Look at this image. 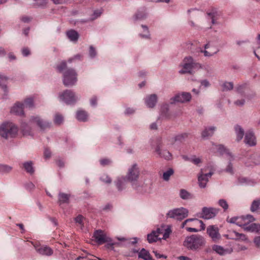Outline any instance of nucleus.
Masks as SVG:
<instances>
[{
	"instance_id": "1",
	"label": "nucleus",
	"mask_w": 260,
	"mask_h": 260,
	"mask_svg": "<svg viewBox=\"0 0 260 260\" xmlns=\"http://www.w3.org/2000/svg\"><path fill=\"white\" fill-rule=\"evenodd\" d=\"M36 124L41 130H45L51 127V123L42 119L39 116H31L28 123L22 122L21 129L24 135H30L31 133V125Z\"/></svg>"
},
{
	"instance_id": "2",
	"label": "nucleus",
	"mask_w": 260,
	"mask_h": 260,
	"mask_svg": "<svg viewBox=\"0 0 260 260\" xmlns=\"http://www.w3.org/2000/svg\"><path fill=\"white\" fill-rule=\"evenodd\" d=\"M205 244L206 241L203 236L194 234L186 237L183 245L188 250L196 251L201 249Z\"/></svg>"
},
{
	"instance_id": "3",
	"label": "nucleus",
	"mask_w": 260,
	"mask_h": 260,
	"mask_svg": "<svg viewBox=\"0 0 260 260\" xmlns=\"http://www.w3.org/2000/svg\"><path fill=\"white\" fill-rule=\"evenodd\" d=\"M18 131V127L12 122H5L0 125V136L6 139L15 137Z\"/></svg>"
},
{
	"instance_id": "4",
	"label": "nucleus",
	"mask_w": 260,
	"mask_h": 260,
	"mask_svg": "<svg viewBox=\"0 0 260 260\" xmlns=\"http://www.w3.org/2000/svg\"><path fill=\"white\" fill-rule=\"evenodd\" d=\"M140 176V170L136 164H133L128 169L125 176L127 181L131 182L133 187L137 189L139 187L138 182Z\"/></svg>"
},
{
	"instance_id": "5",
	"label": "nucleus",
	"mask_w": 260,
	"mask_h": 260,
	"mask_svg": "<svg viewBox=\"0 0 260 260\" xmlns=\"http://www.w3.org/2000/svg\"><path fill=\"white\" fill-rule=\"evenodd\" d=\"M77 81V73L73 69H68L63 73V83L66 86H72Z\"/></svg>"
},
{
	"instance_id": "6",
	"label": "nucleus",
	"mask_w": 260,
	"mask_h": 260,
	"mask_svg": "<svg viewBox=\"0 0 260 260\" xmlns=\"http://www.w3.org/2000/svg\"><path fill=\"white\" fill-rule=\"evenodd\" d=\"M199 67H200V64L196 62L192 57H186L183 60L182 69L179 71V73L180 74H191L192 70Z\"/></svg>"
},
{
	"instance_id": "7",
	"label": "nucleus",
	"mask_w": 260,
	"mask_h": 260,
	"mask_svg": "<svg viewBox=\"0 0 260 260\" xmlns=\"http://www.w3.org/2000/svg\"><path fill=\"white\" fill-rule=\"evenodd\" d=\"M188 215V210L181 207L170 210L167 214L168 218H174L178 220H182Z\"/></svg>"
},
{
	"instance_id": "8",
	"label": "nucleus",
	"mask_w": 260,
	"mask_h": 260,
	"mask_svg": "<svg viewBox=\"0 0 260 260\" xmlns=\"http://www.w3.org/2000/svg\"><path fill=\"white\" fill-rule=\"evenodd\" d=\"M219 211V209L217 208L204 207L201 212L198 214V216L205 219H210L215 217Z\"/></svg>"
},
{
	"instance_id": "9",
	"label": "nucleus",
	"mask_w": 260,
	"mask_h": 260,
	"mask_svg": "<svg viewBox=\"0 0 260 260\" xmlns=\"http://www.w3.org/2000/svg\"><path fill=\"white\" fill-rule=\"evenodd\" d=\"M60 99L68 105L75 104L78 100L75 93L71 90H66L59 94Z\"/></svg>"
},
{
	"instance_id": "10",
	"label": "nucleus",
	"mask_w": 260,
	"mask_h": 260,
	"mask_svg": "<svg viewBox=\"0 0 260 260\" xmlns=\"http://www.w3.org/2000/svg\"><path fill=\"white\" fill-rule=\"evenodd\" d=\"M93 237L94 238L95 241L99 244L112 241V239L107 236L104 231L101 230L95 231L93 233Z\"/></svg>"
},
{
	"instance_id": "11",
	"label": "nucleus",
	"mask_w": 260,
	"mask_h": 260,
	"mask_svg": "<svg viewBox=\"0 0 260 260\" xmlns=\"http://www.w3.org/2000/svg\"><path fill=\"white\" fill-rule=\"evenodd\" d=\"M207 233L212 240L216 242L221 238L218 228L215 225H209L207 229Z\"/></svg>"
},
{
	"instance_id": "12",
	"label": "nucleus",
	"mask_w": 260,
	"mask_h": 260,
	"mask_svg": "<svg viewBox=\"0 0 260 260\" xmlns=\"http://www.w3.org/2000/svg\"><path fill=\"white\" fill-rule=\"evenodd\" d=\"M191 95L189 92H183L181 93L176 94L171 100L173 101L171 103L174 102L185 103L190 101Z\"/></svg>"
},
{
	"instance_id": "13",
	"label": "nucleus",
	"mask_w": 260,
	"mask_h": 260,
	"mask_svg": "<svg viewBox=\"0 0 260 260\" xmlns=\"http://www.w3.org/2000/svg\"><path fill=\"white\" fill-rule=\"evenodd\" d=\"M154 232L157 235L158 237H159L160 235H162L163 236L161 239L164 240L167 239L169 237L170 234L172 233L171 227L169 226L166 227L164 225H161L159 228H157L156 230H154Z\"/></svg>"
},
{
	"instance_id": "14",
	"label": "nucleus",
	"mask_w": 260,
	"mask_h": 260,
	"mask_svg": "<svg viewBox=\"0 0 260 260\" xmlns=\"http://www.w3.org/2000/svg\"><path fill=\"white\" fill-rule=\"evenodd\" d=\"M34 246L36 251L41 255L51 256L53 253V250L46 245L39 246L36 244H34Z\"/></svg>"
},
{
	"instance_id": "15",
	"label": "nucleus",
	"mask_w": 260,
	"mask_h": 260,
	"mask_svg": "<svg viewBox=\"0 0 260 260\" xmlns=\"http://www.w3.org/2000/svg\"><path fill=\"white\" fill-rule=\"evenodd\" d=\"M161 148L160 144H158L155 148V151L158 156L166 160H171L172 158V154L168 150L162 149Z\"/></svg>"
},
{
	"instance_id": "16",
	"label": "nucleus",
	"mask_w": 260,
	"mask_h": 260,
	"mask_svg": "<svg viewBox=\"0 0 260 260\" xmlns=\"http://www.w3.org/2000/svg\"><path fill=\"white\" fill-rule=\"evenodd\" d=\"M241 220H240L239 222H241V225H239V226L242 227L244 231H247L246 227H248L250 225V222L254 221L255 220V218L251 215H247L246 216H242L239 217Z\"/></svg>"
},
{
	"instance_id": "17",
	"label": "nucleus",
	"mask_w": 260,
	"mask_h": 260,
	"mask_svg": "<svg viewBox=\"0 0 260 260\" xmlns=\"http://www.w3.org/2000/svg\"><path fill=\"white\" fill-rule=\"evenodd\" d=\"M244 142L250 146H254L256 144V138L252 131L246 133L244 138Z\"/></svg>"
},
{
	"instance_id": "18",
	"label": "nucleus",
	"mask_w": 260,
	"mask_h": 260,
	"mask_svg": "<svg viewBox=\"0 0 260 260\" xmlns=\"http://www.w3.org/2000/svg\"><path fill=\"white\" fill-rule=\"evenodd\" d=\"M157 101V95L155 94H151L145 99L146 105L149 108H153Z\"/></svg>"
},
{
	"instance_id": "19",
	"label": "nucleus",
	"mask_w": 260,
	"mask_h": 260,
	"mask_svg": "<svg viewBox=\"0 0 260 260\" xmlns=\"http://www.w3.org/2000/svg\"><path fill=\"white\" fill-rule=\"evenodd\" d=\"M23 105L21 103L16 104L11 109V112L18 115H24Z\"/></svg>"
},
{
	"instance_id": "20",
	"label": "nucleus",
	"mask_w": 260,
	"mask_h": 260,
	"mask_svg": "<svg viewBox=\"0 0 260 260\" xmlns=\"http://www.w3.org/2000/svg\"><path fill=\"white\" fill-rule=\"evenodd\" d=\"M138 257L139 258H142L144 260H154L152 258L149 251L146 250L145 248H142L139 252Z\"/></svg>"
},
{
	"instance_id": "21",
	"label": "nucleus",
	"mask_w": 260,
	"mask_h": 260,
	"mask_svg": "<svg viewBox=\"0 0 260 260\" xmlns=\"http://www.w3.org/2000/svg\"><path fill=\"white\" fill-rule=\"evenodd\" d=\"M66 34L70 40L72 42L77 41L79 37L78 32L74 29L68 31Z\"/></svg>"
},
{
	"instance_id": "22",
	"label": "nucleus",
	"mask_w": 260,
	"mask_h": 260,
	"mask_svg": "<svg viewBox=\"0 0 260 260\" xmlns=\"http://www.w3.org/2000/svg\"><path fill=\"white\" fill-rule=\"evenodd\" d=\"M212 249L217 253L221 255H225L228 253H230V251L228 249H224L222 246L217 245H213Z\"/></svg>"
},
{
	"instance_id": "23",
	"label": "nucleus",
	"mask_w": 260,
	"mask_h": 260,
	"mask_svg": "<svg viewBox=\"0 0 260 260\" xmlns=\"http://www.w3.org/2000/svg\"><path fill=\"white\" fill-rule=\"evenodd\" d=\"M126 181L125 177L117 179L116 186L119 191H121L125 188V182Z\"/></svg>"
},
{
	"instance_id": "24",
	"label": "nucleus",
	"mask_w": 260,
	"mask_h": 260,
	"mask_svg": "<svg viewBox=\"0 0 260 260\" xmlns=\"http://www.w3.org/2000/svg\"><path fill=\"white\" fill-rule=\"evenodd\" d=\"M76 118L79 121L85 122L87 120L88 114L86 111L80 110L77 112Z\"/></svg>"
},
{
	"instance_id": "25",
	"label": "nucleus",
	"mask_w": 260,
	"mask_h": 260,
	"mask_svg": "<svg viewBox=\"0 0 260 260\" xmlns=\"http://www.w3.org/2000/svg\"><path fill=\"white\" fill-rule=\"evenodd\" d=\"M22 165L27 173L30 174H34L35 169L33 167V163L32 161L25 162Z\"/></svg>"
},
{
	"instance_id": "26",
	"label": "nucleus",
	"mask_w": 260,
	"mask_h": 260,
	"mask_svg": "<svg viewBox=\"0 0 260 260\" xmlns=\"http://www.w3.org/2000/svg\"><path fill=\"white\" fill-rule=\"evenodd\" d=\"M247 232H255L260 234V224L258 223H251L248 227H246Z\"/></svg>"
},
{
	"instance_id": "27",
	"label": "nucleus",
	"mask_w": 260,
	"mask_h": 260,
	"mask_svg": "<svg viewBox=\"0 0 260 260\" xmlns=\"http://www.w3.org/2000/svg\"><path fill=\"white\" fill-rule=\"evenodd\" d=\"M235 130L237 136V141L239 142L243 137L244 134V129L240 125H237L235 127Z\"/></svg>"
},
{
	"instance_id": "28",
	"label": "nucleus",
	"mask_w": 260,
	"mask_h": 260,
	"mask_svg": "<svg viewBox=\"0 0 260 260\" xmlns=\"http://www.w3.org/2000/svg\"><path fill=\"white\" fill-rule=\"evenodd\" d=\"M161 239V238L158 237L154 231H152L151 233L147 235V240L149 243L156 242Z\"/></svg>"
},
{
	"instance_id": "29",
	"label": "nucleus",
	"mask_w": 260,
	"mask_h": 260,
	"mask_svg": "<svg viewBox=\"0 0 260 260\" xmlns=\"http://www.w3.org/2000/svg\"><path fill=\"white\" fill-rule=\"evenodd\" d=\"M215 129L216 127L214 126H211L209 128H205L202 133V137L204 138H207L209 137L212 136Z\"/></svg>"
},
{
	"instance_id": "30",
	"label": "nucleus",
	"mask_w": 260,
	"mask_h": 260,
	"mask_svg": "<svg viewBox=\"0 0 260 260\" xmlns=\"http://www.w3.org/2000/svg\"><path fill=\"white\" fill-rule=\"evenodd\" d=\"M70 197V194L60 192L58 194V202L60 204L68 203Z\"/></svg>"
},
{
	"instance_id": "31",
	"label": "nucleus",
	"mask_w": 260,
	"mask_h": 260,
	"mask_svg": "<svg viewBox=\"0 0 260 260\" xmlns=\"http://www.w3.org/2000/svg\"><path fill=\"white\" fill-rule=\"evenodd\" d=\"M260 208V198L253 200L250 206V211L252 212H256Z\"/></svg>"
},
{
	"instance_id": "32",
	"label": "nucleus",
	"mask_w": 260,
	"mask_h": 260,
	"mask_svg": "<svg viewBox=\"0 0 260 260\" xmlns=\"http://www.w3.org/2000/svg\"><path fill=\"white\" fill-rule=\"evenodd\" d=\"M228 159L229 160V162L226 168L225 169V171L227 173L233 174L234 173V171L233 169V165L232 164L231 161L234 159V158L230 153H228Z\"/></svg>"
},
{
	"instance_id": "33",
	"label": "nucleus",
	"mask_w": 260,
	"mask_h": 260,
	"mask_svg": "<svg viewBox=\"0 0 260 260\" xmlns=\"http://www.w3.org/2000/svg\"><path fill=\"white\" fill-rule=\"evenodd\" d=\"M21 104L23 105V109L25 108L29 109L32 108L34 106V100L32 98H27L25 100L24 103Z\"/></svg>"
},
{
	"instance_id": "34",
	"label": "nucleus",
	"mask_w": 260,
	"mask_h": 260,
	"mask_svg": "<svg viewBox=\"0 0 260 260\" xmlns=\"http://www.w3.org/2000/svg\"><path fill=\"white\" fill-rule=\"evenodd\" d=\"M180 198L183 200H188L192 198V195L184 189H181L179 193Z\"/></svg>"
},
{
	"instance_id": "35",
	"label": "nucleus",
	"mask_w": 260,
	"mask_h": 260,
	"mask_svg": "<svg viewBox=\"0 0 260 260\" xmlns=\"http://www.w3.org/2000/svg\"><path fill=\"white\" fill-rule=\"evenodd\" d=\"M12 170L11 166L7 165L0 164V174H7L10 173Z\"/></svg>"
},
{
	"instance_id": "36",
	"label": "nucleus",
	"mask_w": 260,
	"mask_h": 260,
	"mask_svg": "<svg viewBox=\"0 0 260 260\" xmlns=\"http://www.w3.org/2000/svg\"><path fill=\"white\" fill-rule=\"evenodd\" d=\"M8 80V78L3 75H0V86H2V89H3L5 93L8 92L7 86L5 83L7 82Z\"/></svg>"
},
{
	"instance_id": "37",
	"label": "nucleus",
	"mask_w": 260,
	"mask_h": 260,
	"mask_svg": "<svg viewBox=\"0 0 260 260\" xmlns=\"http://www.w3.org/2000/svg\"><path fill=\"white\" fill-rule=\"evenodd\" d=\"M198 181L200 187L204 188L206 186L207 182L208 181V179L204 178V177L201 174L198 177Z\"/></svg>"
},
{
	"instance_id": "38",
	"label": "nucleus",
	"mask_w": 260,
	"mask_h": 260,
	"mask_svg": "<svg viewBox=\"0 0 260 260\" xmlns=\"http://www.w3.org/2000/svg\"><path fill=\"white\" fill-rule=\"evenodd\" d=\"M174 174V170L172 168L169 169L167 171L163 173L162 178L165 181H168L170 177Z\"/></svg>"
},
{
	"instance_id": "39",
	"label": "nucleus",
	"mask_w": 260,
	"mask_h": 260,
	"mask_svg": "<svg viewBox=\"0 0 260 260\" xmlns=\"http://www.w3.org/2000/svg\"><path fill=\"white\" fill-rule=\"evenodd\" d=\"M223 91L231 90L233 89L234 84L232 82H225L222 85Z\"/></svg>"
},
{
	"instance_id": "40",
	"label": "nucleus",
	"mask_w": 260,
	"mask_h": 260,
	"mask_svg": "<svg viewBox=\"0 0 260 260\" xmlns=\"http://www.w3.org/2000/svg\"><path fill=\"white\" fill-rule=\"evenodd\" d=\"M146 17V14L145 12L138 11L135 15L134 19L135 20H143Z\"/></svg>"
},
{
	"instance_id": "41",
	"label": "nucleus",
	"mask_w": 260,
	"mask_h": 260,
	"mask_svg": "<svg viewBox=\"0 0 260 260\" xmlns=\"http://www.w3.org/2000/svg\"><path fill=\"white\" fill-rule=\"evenodd\" d=\"M100 180L106 184H110L112 182L111 178L106 174H104L101 176Z\"/></svg>"
},
{
	"instance_id": "42",
	"label": "nucleus",
	"mask_w": 260,
	"mask_h": 260,
	"mask_svg": "<svg viewBox=\"0 0 260 260\" xmlns=\"http://www.w3.org/2000/svg\"><path fill=\"white\" fill-rule=\"evenodd\" d=\"M240 220H241V219L239 217H233L229 219H227L228 222L231 223H235L238 226L239 225H241L242 224L241 222H239Z\"/></svg>"
},
{
	"instance_id": "43",
	"label": "nucleus",
	"mask_w": 260,
	"mask_h": 260,
	"mask_svg": "<svg viewBox=\"0 0 260 260\" xmlns=\"http://www.w3.org/2000/svg\"><path fill=\"white\" fill-rule=\"evenodd\" d=\"M246 87V84H242V85H238L235 88L236 91L241 94L243 95L244 93V90Z\"/></svg>"
},
{
	"instance_id": "44",
	"label": "nucleus",
	"mask_w": 260,
	"mask_h": 260,
	"mask_svg": "<svg viewBox=\"0 0 260 260\" xmlns=\"http://www.w3.org/2000/svg\"><path fill=\"white\" fill-rule=\"evenodd\" d=\"M187 136L188 135L186 133L179 134L175 137L174 140L175 141L182 142L187 137Z\"/></svg>"
},
{
	"instance_id": "45",
	"label": "nucleus",
	"mask_w": 260,
	"mask_h": 260,
	"mask_svg": "<svg viewBox=\"0 0 260 260\" xmlns=\"http://www.w3.org/2000/svg\"><path fill=\"white\" fill-rule=\"evenodd\" d=\"M83 219L84 217L81 215H78L75 218V221L76 223H78L80 225L81 228H82L84 226Z\"/></svg>"
},
{
	"instance_id": "46",
	"label": "nucleus",
	"mask_w": 260,
	"mask_h": 260,
	"mask_svg": "<svg viewBox=\"0 0 260 260\" xmlns=\"http://www.w3.org/2000/svg\"><path fill=\"white\" fill-rule=\"evenodd\" d=\"M219 205L221 207L224 211H226L229 208V205L227 202L224 199H220L218 201Z\"/></svg>"
},
{
	"instance_id": "47",
	"label": "nucleus",
	"mask_w": 260,
	"mask_h": 260,
	"mask_svg": "<svg viewBox=\"0 0 260 260\" xmlns=\"http://www.w3.org/2000/svg\"><path fill=\"white\" fill-rule=\"evenodd\" d=\"M35 1L34 5L36 7H41L45 6L47 4L46 0H34Z\"/></svg>"
},
{
	"instance_id": "48",
	"label": "nucleus",
	"mask_w": 260,
	"mask_h": 260,
	"mask_svg": "<svg viewBox=\"0 0 260 260\" xmlns=\"http://www.w3.org/2000/svg\"><path fill=\"white\" fill-rule=\"evenodd\" d=\"M67 67V63L65 61H62L60 64H58L56 69L60 73L62 72Z\"/></svg>"
},
{
	"instance_id": "49",
	"label": "nucleus",
	"mask_w": 260,
	"mask_h": 260,
	"mask_svg": "<svg viewBox=\"0 0 260 260\" xmlns=\"http://www.w3.org/2000/svg\"><path fill=\"white\" fill-rule=\"evenodd\" d=\"M63 120V117L60 115V114H56L54 119V123L57 125H60L61 123H62Z\"/></svg>"
},
{
	"instance_id": "50",
	"label": "nucleus",
	"mask_w": 260,
	"mask_h": 260,
	"mask_svg": "<svg viewBox=\"0 0 260 260\" xmlns=\"http://www.w3.org/2000/svg\"><path fill=\"white\" fill-rule=\"evenodd\" d=\"M141 26L144 29V31L146 32V34H140V36L143 38L149 39L150 34L148 27L145 25H142Z\"/></svg>"
},
{
	"instance_id": "51",
	"label": "nucleus",
	"mask_w": 260,
	"mask_h": 260,
	"mask_svg": "<svg viewBox=\"0 0 260 260\" xmlns=\"http://www.w3.org/2000/svg\"><path fill=\"white\" fill-rule=\"evenodd\" d=\"M250 180L245 177H241L238 179V182L241 184H249Z\"/></svg>"
},
{
	"instance_id": "52",
	"label": "nucleus",
	"mask_w": 260,
	"mask_h": 260,
	"mask_svg": "<svg viewBox=\"0 0 260 260\" xmlns=\"http://www.w3.org/2000/svg\"><path fill=\"white\" fill-rule=\"evenodd\" d=\"M190 161L194 165H198L202 162V160L199 157H196V156H193L190 158Z\"/></svg>"
},
{
	"instance_id": "53",
	"label": "nucleus",
	"mask_w": 260,
	"mask_h": 260,
	"mask_svg": "<svg viewBox=\"0 0 260 260\" xmlns=\"http://www.w3.org/2000/svg\"><path fill=\"white\" fill-rule=\"evenodd\" d=\"M100 164L103 166L109 165L111 163V160L108 158H103L100 160Z\"/></svg>"
},
{
	"instance_id": "54",
	"label": "nucleus",
	"mask_w": 260,
	"mask_h": 260,
	"mask_svg": "<svg viewBox=\"0 0 260 260\" xmlns=\"http://www.w3.org/2000/svg\"><path fill=\"white\" fill-rule=\"evenodd\" d=\"M89 53L90 57L91 58L94 57L96 55V52L95 51V49L92 46H90L89 47Z\"/></svg>"
},
{
	"instance_id": "55",
	"label": "nucleus",
	"mask_w": 260,
	"mask_h": 260,
	"mask_svg": "<svg viewBox=\"0 0 260 260\" xmlns=\"http://www.w3.org/2000/svg\"><path fill=\"white\" fill-rule=\"evenodd\" d=\"M82 57V56L81 54H78L73 56L72 58H70L68 59V61L69 62H72V61L75 60H80Z\"/></svg>"
},
{
	"instance_id": "56",
	"label": "nucleus",
	"mask_w": 260,
	"mask_h": 260,
	"mask_svg": "<svg viewBox=\"0 0 260 260\" xmlns=\"http://www.w3.org/2000/svg\"><path fill=\"white\" fill-rule=\"evenodd\" d=\"M253 242L256 247L259 248L260 247V236H256L253 240Z\"/></svg>"
},
{
	"instance_id": "57",
	"label": "nucleus",
	"mask_w": 260,
	"mask_h": 260,
	"mask_svg": "<svg viewBox=\"0 0 260 260\" xmlns=\"http://www.w3.org/2000/svg\"><path fill=\"white\" fill-rule=\"evenodd\" d=\"M218 150L221 153H226L227 155H228V153H229V152H228V150L225 149V148L221 145H220L218 146Z\"/></svg>"
},
{
	"instance_id": "58",
	"label": "nucleus",
	"mask_w": 260,
	"mask_h": 260,
	"mask_svg": "<svg viewBox=\"0 0 260 260\" xmlns=\"http://www.w3.org/2000/svg\"><path fill=\"white\" fill-rule=\"evenodd\" d=\"M196 220H194V221H196L197 222V223L198 224H200V227H201V231L202 230H204L205 229V224L204 223L203 221L201 220H199L197 218H195Z\"/></svg>"
},
{
	"instance_id": "59",
	"label": "nucleus",
	"mask_w": 260,
	"mask_h": 260,
	"mask_svg": "<svg viewBox=\"0 0 260 260\" xmlns=\"http://www.w3.org/2000/svg\"><path fill=\"white\" fill-rule=\"evenodd\" d=\"M245 102V100L244 99H242V100H238L234 102V104L236 106H239V107H242V106H243L244 105Z\"/></svg>"
},
{
	"instance_id": "60",
	"label": "nucleus",
	"mask_w": 260,
	"mask_h": 260,
	"mask_svg": "<svg viewBox=\"0 0 260 260\" xmlns=\"http://www.w3.org/2000/svg\"><path fill=\"white\" fill-rule=\"evenodd\" d=\"M51 153L48 149H47V148L45 149L44 155V157L46 158H50L51 156Z\"/></svg>"
},
{
	"instance_id": "61",
	"label": "nucleus",
	"mask_w": 260,
	"mask_h": 260,
	"mask_svg": "<svg viewBox=\"0 0 260 260\" xmlns=\"http://www.w3.org/2000/svg\"><path fill=\"white\" fill-rule=\"evenodd\" d=\"M90 103L92 106H95L97 105V98L96 96L92 97L90 100Z\"/></svg>"
},
{
	"instance_id": "62",
	"label": "nucleus",
	"mask_w": 260,
	"mask_h": 260,
	"mask_svg": "<svg viewBox=\"0 0 260 260\" xmlns=\"http://www.w3.org/2000/svg\"><path fill=\"white\" fill-rule=\"evenodd\" d=\"M22 53L23 55L24 56H27L30 54L29 49L26 48L22 49Z\"/></svg>"
},
{
	"instance_id": "63",
	"label": "nucleus",
	"mask_w": 260,
	"mask_h": 260,
	"mask_svg": "<svg viewBox=\"0 0 260 260\" xmlns=\"http://www.w3.org/2000/svg\"><path fill=\"white\" fill-rule=\"evenodd\" d=\"M236 235L237 238L239 239H241L242 240H245L246 239V236L244 234L236 233Z\"/></svg>"
},
{
	"instance_id": "64",
	"label": "nucleus",
	"mask_w": 260,
	"mask_h": 260,
	"mask_svg": "<svg viewBox=\"0 0 260 260\" xmlns=\"http://www.w3.org/2000/svg\"><path fill=\"white\" fill-rule=\"evenodd\" d=\"M80 258L84 259V260H97L96 259L90 258L89 257H88L87 256H83V255L82 256L78 257L76 260H79Z\"/></svg>"
}]
</instances>
